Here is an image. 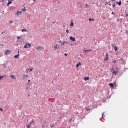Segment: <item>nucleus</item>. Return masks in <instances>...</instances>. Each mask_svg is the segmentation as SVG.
Segmentation results:
<instances>
[{"instance_id": "nucleus-35", "label": "nucleus", "mask_w": 128, "mask_h": 128, "mask_svg": "<svg viewBox=\"0 0 128 128\" xmlns=\"http://www.w3.org/2000/svg\"><path fill=\"white\" fill-rule=\"evenodd\" d=\"M30 72H32L34 70V68L30 69Z\"/></svg>"}, {"instance_id": "nucleus-12", "label": "nucleus", "mask_w": 128, "mask_h": 128, "mask_svg": "<svg viewBox=\"0 0 128 128\" xmlns=\"http://www.w3.org/2000/svg\"><path fill=\"white\" fill-rule=\"evenodd\" d=\"M8 6H10V4H12V1H10V0H8Z\"/></svg>"}, {"instance_id": "nucleus-13", "label": "nucleus", "mask_w": 128, "mask_h": 128, "mask_svg": "<svg viewBox=\"0 0 128 128\" xmlns=\"http://www.w3.org/2000/svg\"><path fill=\"white\" fill-rule=\"evenodd\" d=\"M84 80H85V82H86L88 80H90V78L88 77H86L84 78Z\"/></svg>"}, {"instance_id": "nucleus-32", "label": "nucleus", "mask_w": 128, "mask_h": 128, "mask_svg": "<svg viewBox=\"0 0 128 128\" xmlns=\"http://www.w3.org/2000/svg\"><path fill=\"white\" fill-rule=\"evenodd\" d=\"M54 125H50L51 128H54Z\"/></svg>"}, {"instance_id": "nucleus-39", "label": "nucleus", "mask_w": 128, "mask_h": 128, "mask_svg": "<svg viewBox=\"0 0 128 128\" xmlns=\"http://www.w3.org/2000/svg\"><path fill=\"white\" fill-rule=\"evenodd\" d=\"M112 14L114 16V12H112Z\"/></svg>"}, {"instance_id": "nucleus-50", "label": "nucleus", "mask_w": 128, "mask_h": 128, "mask_svg": "<svg viewBox=\"0 0 128 128\" xmlns=\"http://www.w3.org/2000/svg\"><path fill=\"white\" fill-rule=\"evenodd\" d=\"M18 54H20V51H19V52H18Z\"/></svg>"}, {"instance_id": "nucleus-49", "label": "nucleus", "mask_w": 128, "mask_h": 128, "mask_svg": "<svg viewBox=\"0 0 128 128\" xmlns=\"http://www.w3.org/2000/svg\"><path fill=\"white\" fill-rule=\"evenodd\" d=\"M66 44H68V42H66Z\"/></svg>"}, {"instance_id": "nucleus-26", "label": "nucleus", "mask_w": 128, "mask_h": 128, "mask_svg": "<svg viewBox=\"0 0 128 128\" xmlns=\"http://www.w3.org/2000/svg\"><path fill=\"white\" fill-rule=\"evenodd\" d=\"M92 22H94V19H92V18H90L89 19V22H92Z\"/></svg>"}, {"instance_id": "nucleus-1", "label": "nucleus", "mask_w": 128, "mask_h": 128, "mask_svg": "<svg viewBox=\"0 0 128 128\" xmlns=\"http://www.w3.org/2000/svg\"><path fill=\"white\" fill-rule=\"evenodd\" d=\"M112 70L113 72L112 74H114L115 76H116V74H118V68H112Z\"/></svg>"}, {"instance_id": "nucleus-8", "label": "nucleus", "mask_w": 128, "mask_h": 128, "mask_svg": "<svg viewBox=\"0 0 128 128\" xmlns=\"http://www.w3.org/2000/svg\"><path fill=\"white\" fill-rule=\"evenodd\" d=\"M22 14V12L18 11L16 13V14L18 16H20Z\"/></svg>"}, {"instance_id": "nucleus-15", "label": "nucleus", "mask_w": 128, "mask_h": 128, "mask_svg": "<svg viewBox=\"0 0 128 128\" xmlns=\"http://www.w3.org/2000/svg\"><path fill=\"white\" fill-rule=\"evenodd\" d=\"M54 48H55V50H58V44L55 45Z\"/></svg>"}, {"instance_id": "nucleus-36", "label": "nucleus", "mask_w": 128, "mask_h": 128, "mask_svg": "<svg viewBox=\"0 0 128 128\" xmlns=\"http://www.w3.org/2000/svg\"><path fill=\"white\" fill-rule=\"evenodd\" d=\"M113 62H114V64H116L117 62H116V60H115Z\"/></svg>"}, {"instance_id": "nucleus-22", "label": "nucleus", "mask_w": 128, "mask_h": 128, "mask_svg": "<svg viewBox=\"0 0 128 128\" xmlns=\"http://www.w3.org/2000/svg\"><path fill=\"white\" fill-rule=\"evenodd\" d=\"M22 12H26V8H24L22 10Z\"/></svg>"}, {"instance_id": "nucleus-20", "label": "nucleus", "mask_w": 128, "mask_h": 128, "mask_svg": "<svg viewBox=\"0 0 128 128\" xmlns=\"http://www.w3.org/2000/svg\"><path fill=\"white\" fill-rule=\"evenodd\" d=\"M109 58H108L106 57L104 60V62H108V60Z\"/></svg>"}, {"instance_id": "nucleus-48", "label": "nucleus", "mask_w": 128, "mask_h": 128, "mask_svg": "<svg viewBox=\"0 0 128 128\" xmlns=\"http://www.w3.org/2000/svg\"><path fill=\"white\" fill-rule=\"evenodd\" d=\"M4 34V32H3L2 34Z\"/></svg>"}, {"instance_id": "nucleus-2", "label": "nucleus", "mask_w": 128, "mask_h": 128, "mask_svg": "<svg viewBox=\"0 0 128 128\" xmlns=\"http://www.w3.org/2000/svg\"><path fill=\"white\" fill-rule=\"evenodd\" d=\"M35 122L34 120H32L31 122H30V124L27 126L28 128H30L32 126H34Z\"/></svg>"}, {"instance_id": "nucleus-28", "label": "nucleus", "mask_w": 128, "mask_h": 128, "mask_svg": "<svg viewBox=\"0 0 128 128\" xmlns=\"http://www.w3.org/2000/svg\"><path fill=\"white\" fill-rule=\"evenodd\" d=\"M118 4L119 6H122V1H120L119 2H118Z\"/></svg>"}, {"instance_id": "nucleus-31", "label": "nucleus", "mask_w": 128, "mask_h": 128, "mask_svg": "<svg viewBox=\"0 0 128 128\" xmlns=\"http://www.w3.org/2000/svg\"><path fill=\"white\" fill-rule=\"evenodd\" d=\"M106 58H108V53L106 54Z\"/></svg>"}, {"instance_id": "nucleus-38", "label": "nucleus", "mask_w": 128, "mask_h": 128, "mask_svg": "<svg viewBox=\"0 0 128 128\" xmlns=\"http://www.w3.org/2000/svg\"><path fill=\"white\" fill-rule=\"evenodd\" d=\"M24 76H26V78H28V75H24Z\"/></svg>"}, {"instance_id": "nucleus-30", "label": "nucleus", "mask_w": 128, "mask_h": 128, "mask_svg": "<svg viewBox=\"0 0 128 128\" xmlns=\"http://www.w3.org/2000/svg\"><path fill=\"white\" fill-rule=\"evenodd\" d=\"M115 52H118V48L116 47H114Z\"/></svg>"}, {"instance_id": "nucleus-9", "label": "nucleus", "mask_w": 128, "mask_h": 128, "mask_svg": "<svg viewBox=\"0 0 128 128\" xmlns=\"http://www.w3.org/2000/svg\"><path fill=\"white\" fill-rule=\"evenodd\" d=\"M76 68H80V66H82V63H80V62H79L78 64H76Z\"/></svg>"}, {"instance_id": "nucleus-27", "label": "nucleus", "mask_w": 128, "mask_h": 128, "mask_svg": "<svg viewBox=\"0 0 128 128\" xmlns=\"http://www.w3.org/2000/svg\"><path fill=\"white\" fill-rule=\"evenodd\" d=\"M27 86H32V83L28 82V83L27 84Z\"/></svg>"}, {"instance_id": "nucleus-3", "label": "nucleus", "mask_w": 128, "mask_h": 128, "mask_svg": "<svg viewBox=\"0 0 128 128\" xmlns=\"http://www.w3.org/2000/svg\"><path fill=\"white\" fill-rule=\"evenodd\" d=\"M32 48V44L29 43H26V46H24V48Z\"/></svg>"}, {"instance_id": "nucleus-43", "label": "nucleus", "mask_w": 128, "mask_h": 128, "mask_svg": "<svg viewBox=\"0 0 128 128\" xmlns=\"http://www.w3.org/2000/svg\"><path fill=\"white\" fill-rule=\"evenodd\" d=\"M33 2H36V0H32Z\"/></svg>"}, {"instance_id": "nucleus-40", "label": "nucleus", "mask_w": 128, "mask_h": 128, "mask_svg": "<svg viewBox=\"0 0 128 128\" xmlns=\"http://www.w3.org/2000/svg\"><path fill=\"white\" fill-rule=\"evenodd\" d=\"M10 24H12V21H10Z\"/></svg>"}, {"instance_id": "nucleus-41", "label": "nucleus", "mask_w": 128, "mask_h": 128, "mask_svg": "<svg viewBox=\"0 0 128 128\" xmlns=\"http://www.w3.org/2000/svg\"><path fill=\"white\" fill-rule=\"evenodd\" d=\"M28 82H30V80H28Z\"/></svg>"}, {"instance_id": "nucleus-37", "label": "nucleus", "mask_w": 128, "mask_h": 128, "mask_svg": "<svg viewBox=\"0 0 128 128\" xmlns=\"http://www.w3.org/2000/svg\"><path fill=\"white\" fill-rule=\"evenodd\" d=\"M64 56H68V54H64Z\"/></svg>"}, {"instance_id": "nucleus-52", "label": "nucleus", "mask_w": 128, "mask_h": 128, "mask_svg": "<svg viewBox=\"0 0 128 128\" xmlns=\"http://www.w3.org/2000/svg\"><path fill=\"white\" fill-rule=\"evenodd\" d=\"M58 24V22H57V24Z\"/></svg>"}, {"instance_id": "nucleus-33", "label": "nucleus", "mask_w": 128, "mask_h": 128, "mask_svg": "<svg viewBox=\"0 0 128 128\" xmlns=\"http://www.w3.org/2000/svg\"><path fill=\"white\" fill-rule=\"evenodd\" d=\"M26 90H30V88L28 87H26Z\"/></svg>"}, {"instance_id": "nucleus-44", "label": "nucleus", "mask_w": 128, "mask_h": 128, "mask_svg": "<svg viewBox=\"0 0 128 128\" xmlns=\"http://www.w3.org/2000/svg\"><path fill=\"white\" fill-rule=\"evenodd\" d=\"M44 124L43 125H42V128H44Z\"/></svg>"}, {"instance_id": "nucleus-42", "label": "nucleus", "mask_w": 128, "mask_h": 128, "mask_svg": "<svg viewBox=\"0 0 128 128\" xmlns=\"http://www.w3.org/2000/svg\"><path fill=\"white\" fill-rule=\"evenodd\" d=\"M104 113H103V114H102V116H104Z\"/></svg>"}, {"instance_id": "nucleus-29", "label": "nucleus", "mask_w": 128, "mask_h": 128, "mask_svg": "<svg viewBox=\"0 0 128 128\" xmlns=\"http://www.w3.org/2000/svg\"><path fill=\"white\" fill-rule=\"evenodd\" d=\"M66 32L68 34H70V30H66Z\"/></svg>"}, {"instance_id": "nucleus-46", "label": "nucleus", "mask_w": 128, "mask_h": 128, "mask_svg": "<svg viewBox=\"0 0 128 128\" xmlns=\"http://www.w3.org/2000/svg\"><path fill=\"white\" fill-rule=\"evenodd\" d=\"M121 20V22H122V20Z\"/></svg>"}, {"instance_id": "nucleus-24", "label": "nucleus", "mask_w": 128, "mask_h": 128, "mask_svg": "<svg viewBox=\"0 0 128 128\" xmlns=\"http://www.w3.org/2000/svg\"><path fill=\"white\" fill-rule=\"evenodd\" d=\"M112 1L114 2V0H112ZM114 4H113V8H116V2L114 1Z\"/></svg>"}, {"instance_id": "nucleus-23", "label": "nucleus", "mask_w": 128, "mask_h": 128, "mask_svg": "<svg viewBox=\"0 0 128 128\" xmlns=\"http://www.w3.org/2000/svg\"><path fill=\"white\" fill-rule=\"evenodd\" d=\"M90 110V107L88 106L86 108V110H87V112H88Z\"/></svg>"}, {"instance_id": "nucleus-21", "label": "nucleus", "mask_w": 128, "mask_h": 128, "mask_svg": "<svg viewBox=\"0 0 128 128\" xmlns=\"http://www.w3.org/2000/svg\"><path fill=\"white\" fill-rule=\"evenodd\" d=\"M4 76H0V80H2V78H4Z\"/></svg>"}, {"instance_id": "nucleus-51", "label": "nucleus", "mask_w": 128, "mask_h": 128, "mask_svg": "<svg viewBox=\"0 0 128 128\" xmlns=\"http://www.w3.org/2000/svg\"><path fill=\"white\" fill-rule=\"evenodd\" d=\"M64 28H66V26H64Z\"/></svg>"}, {"instance_id": "nucleus-7", "label": "nucleus", "mask_w": 128, "mask_h": 128, "mask_svg": "<svg viewBox=\"0 0 128 128\" xmlns=\"http://www.w3.org/2000/svg\"><path fill=\"white\" fill-rule=\"evenodd\" d=\"M70 40H72L73 42H76V38L72 37V36H70Z\"/></svg>"}, {"instance_id": "nucleus-4", "label": "nucleus", "mask_w": 128, "mask_h": 128, "mask_svg": "<svg viewBox=\"0 0 128 128\" xmlns=\"http://www.w3.org/2000/svg\"><path fill=\"white\" fill-rule=\"evenodd\" d=\"M36 50H44V48L39 46L38 48H36Z\"/></svg>"}, {"instance_id": "nucleus-34", "label": "nucleus", "mask_w": 128, "mask_h": 128, "mask_svg": "<svg viewBox=\"0 0 128 128\" xmlns=\"http://www.w3.org/2000/svg\"><path fill=\"white\" fill-rule=\"evenodd\" d=\"M0 110L1 112H4V109L2 108H0Z\"/></svg>"}, {"instance_id": "nucleus-16", "label": "nucleus", "mask_w": 128, "mask_h": 128, "mask_svg": "<svg viewBox=\"0 0 128 128\" xmlns=\"http://www.w3.org/2000/svg\"><path fill=\"white\" fill-rule=\"evenodd\" d=\"M10 78H12L13 80H16V77L14 76H11Z\"/></svg>"}, {"instance_id": "nucleus-53", "label": "nucleus", "mask_w": 128, "mask_h": 128, "mask_svg": "<svg viewBox=\"0 0 128 128\" xmlns=\"http://www.w3.org/2000/svg\"><path fill=\"white\" fill-rule=\"evenodd\" d=\"M127 2H128V1Z\"/></svg>"}, {"instance_id": "nucleus-5", "label": "nucleus", "mask_w": 128, "mask_h": 128, "mask_svg": "<svg viewBox=\"0 0 128 128\" xmlns=\"http://www.w3.org/2000/svg\"><path fill=\"white\" fill-rule=\"evenodd\" d=\"M17 39L20 40H21V41H20V44H22V42H24V38L20 36H18Z\"/></svg>"}, {"instance_id": "nucleus-6", "label": "nucleus", "mask_w": 128, "mask_h": 128, "mask_svg": "<svg viewBox=\"0 0 128 128\" xmlns=\"http://www.w3.org/2000/svg\"><path fill=\"white\" fill-rule=\"evenodd\" d=\"M11 52H12V51H10V50H7L5 52V54L6 56H10Z\"/></svg>"}, {"instance_id": "nucleus-25", "label": "nucleus", "mask_w": 128, "mask_h": 128, "mask_svg": "<svg viewBox=\"0 0 128 128\" xmlns=\"http://www.w3.org/2000/svg\"><path fill=\"white\" fill-rule=\"evenodd\" d=\"M86 8H90V6H88V4H86Z\"/></svg>"}, {"instance_id": "nucleus-11", "label": "nucleus", "mask_w": 128, "mask_h": 128, "mask_svg": "<svg viewBox=\"0 0 128 128\" xmlns=\"http://www.w3.org/2000/svg\"><path fill=\"white\" fill-rule=\"evenodd\" d=\"M109 86H110V88H114V85L112 83L109 84Z\"/></svg>"}, {"instance_id": "nucleus-10", "label": "nucleus", "mask_w": 128, "mask_h": 128, "mask_svg": "<svg viewBox=\"0 0 128 128\" xmlns=\"http://www.w3.org/2000/svg\"><path fill=\"white\" fill-rule=\"evenodd\" d=\"M92 52L91 50H86L84 52V54H88V52Z\"/></svg>"}, {"instance_id": "nucleus-45", "label": "nucleus", "mask_w": 128, "mask_h": 128, "mask_svg": "<svg viewBox=\"0 0 128 128\" xmlns=\"http://www.w3.org/2000/svg\"><path fill=\"white\" fill-rule=\"evenodd\" d=\"M109 6H112V4H109Z\"/></svg>"}, {"instance_id": "nucleus-47", "label": "nucleus", "mask_w": 128, "mask_h": 128, "mask_svg": "<svg viewBox=\"0 0 128 128\" xmlns=\"http://www.w3.org/2000/svg\"><path fill=\"white\" fill-rule=\"evenodd\" d=\"M126 16H128V14H126Z\"/></svg>"}, {"instance_id": "nucleus-17", "label": "nucleus", "mask_w": 128, "mask_h": 128, "mask_svg": "<svg viewBox=\"0 0 128 128\" xmlns=\"http://www.w3.org/2000/svg\"><path fill=\"white\" fill-rule=\"evenodd\" d=\"M28 32V30L26 29H23L22 30V32Z\"/></svg>"}, {"instance_id": "nucleus-19", "label": "nucleus", "mask_w": 128, "mask_h": 128, "mask_svg": "<svg viewBox=\"0 0 128 128\" xmlns=\"http://www.w3.org/2000/svg\"><path fill=\"white\" fill-rule=\"evenodd\" d=\"M60 44H61L62 46H64V44H66V41H64L63 43L62 41L60 42Z\"/></svg>"}, {"instance_id": "nucleus-14", "label": "nucleus", "mask_w": 128, "mask_h": 128, "mask_svg": "<svg viewBox=\"0 0 128 128\" xmlns=\"http://www.w3.org/2000/svg\"><path fill=\"white\" fill-rule=\"evenodd\" d=\"M71 22H72L70 24V26L72 28L74 26V22H72V20Z\"/></svg>"}, {"instance_id": "nucleus-18", "label": "nucleus", "mask_w": 128, "mask_h": 128, "mask_svg": "<svg viewBox=\"0 0 128 128\" xmlns=\"http://www.w3.org/2000/svg\"><path fill=\"white\" fill-rule=\"evenodd\" d=\"M14 58H20V54H18V55L14 56Z\"/></svg>"}]
</instances>
